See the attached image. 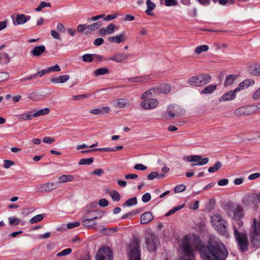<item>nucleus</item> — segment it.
Returning <instances> with one entry per match:
<instances>
[{
  "label": "nucleus",
  "instance_id": "obj_7",
  "mask_svg": "<svg viewBox=\"0 0 260 260\" xmlns=\"http://www.w3.org/2000/svg\"><path fill=\"white\" fill-rule=\"evenodd\" d=\"M183 159L184 161L192 162L191 165V167L196 166H203L207 164L209 161L208 158H203L201 156L198 155L184 156Z\"/></svg>",
  "mask_w": 260,
  "mask_h": 260
},
{
  "label": "nucleus",
  "instance_id": "obj_13",
  "mask_svg": "<svg viewBox=\"0 0 260 260\" xmlns=\"http://www.w3.org/2000/svg\"><path fill=\"white\" fill-rule=\"evenodd\" d=\"M182 113L183 111L180 107L176 105H170L167 108V113L171 118L178 116Z\"/></svg>",
  "mask_w": 260,
  "mask_h": 260
},
{
  "label": "nucleus",
  "instance_id": "obj_30",
  "mask_svg": "<svg viewBox=\"0 0 260 260\" xmlns=\"http://www.w3.org/2000/svg\"><path fill=\"white\" fill-rule=\"evenodd\" d=\"M88 217L93 218V220L102 218L104 215V213L102 211H94L88 213Z\"/></svg>",
  "mask_w": 260,
  "mask_h": 260
},
{
  "label": "nucleus",
  "instance_id": "obj_28",
  "mask_svg": "<svg viewBox=\"0 0 260 260\" xmlns=\"http://www.w3.org/2000/svg\"><path fill=\"white\" fill-rule=\"evenodd\" d=\"M155 87L150 89L141 95V99H150V98L152 96H155L157 95L156 92Z\"/></svg>",
  "mask_w": 260,
  "mask_h": 260
},
{
  "label": "nucleus",
  "instance_id": "obj_8",
  "mask_svg": "<svg viewBox=\"0 0 260 260\" xmlns=\"http://www.w3.org/2000/svg\"><path fill=\"white\" fill-rule=\"evenodd\" d=\"M130 248L129 260H141V250L139 240L136 239L133 241L130 244Z\"/></svg>",
  "mask_w": 260,
  "mask_h": 260
},
{
  "label": "nucleus",
  "instance_id": "obj_24",
  "mask_svg": "<svg viewBox=\"0 0 260 260\" xmlns=\"http://www.w3.org/2000/svg\"><path fill=\"white\" fill-rule=\"evenodd\" d=\"M34 111H30L17 116L18 119L20 120H31L34 117Z\"/></svg>",
  "mask_w": 260,
  "mask_h": 260
},
{
  "label": "nucleus",
  "instance_id": "obj_4",
  "mask_svg": "<svg viewBox=\"0 0 260 260\" xmlns=\"http://www.w3.org/2000/svg\"><path fill=\"white\" fill-rule=\"evenodd\" d=\"M211 80V77L207 74H200L189 78L187 83L192 86L201 87L209 83Z\"/></svg>",
  "mask_w": 260,
  "mask_h": 260
},
{
  "label": "nucleus",
  "instance_id": "obj_11",
  "mask_svg": "<svg viewBox=\"0 0 260 260\" xmlns=\"http://www.w3.org/2000/svg\"><path fill=\"white\" fill-rule=\"evenodd\" d=\"M141 103V107L145 110H149L156 108L159 102L155 99H145Z\"/></svg>",
  "mask_w": 260,
  "mask_h": 260
},
{
  "label": "nucleus",
  "instance_id": "obj_2",
  "mask_svg": "<svg viewBox=\"0 0 260 260\" xmlns=\"http://www.w3.org/2000/svg\"><path fill=\"white\" fill-rule=\"evenodd\" d=\"M249 235L253 246L260 247V216L258 220L256 218L253 219Z\"/></svg>",
  "mask_w": 260,
  "mask_h": 260
},
{
  "label": "nucleus",
  "instance_id": "obj_33",
  "mask_svg": "<svg viewBox=\"0 0 260 260\" xmlns=\"http://www.w3.org/2000/svg\"><path fill=\"white\" fill-rule=\"evenodd\" d=\"M222 163L220 161H216L213 167L208 168V172L209 173H214L219 170L222 167Z\"/></svg>",
  "mask_w": 260,
  "mask_h": 260
},
{
  "label": "nucleus",
  "instance_id": "obj_1",
  "mask_svg": "<svg viewBox=\"0 0 260 260\" xmlns=\"http://www.w3.org/2000/svg\"><path fill=\"white\" fill-rule=\"evenodd\" d=\"M193 249L200 252L202 260H225L228 251L217 238L210 239L203 245L197 235L184 236L178 249L179 260H195Z\"/></svg>",
  "mask_w": 260,
  "mask_h": 260
},
{
  "label": "nucleus",
  "instance_id": "obj_31",
  "mask_svg": "<svg viewBox=\"0 0 260 260\" xmlns=\"http://www.w3.org/2000/svg\"><path fill=\"white\" fill-rule=\"evenodd\" d=\"M146 5L147 9L145 11L146 13L148 15H152V13L151 12V11L155 8V4L154 3L151 2L150 0H147Z\"/></svg>",
  "mask_w": 260,
  "mask_h": 260
},
{
  "label": "nucleus",
  "instance_id": "obj_39",
  "mask_svg": "<svg viewBox=\"0 0 260 260\" xmlns=\"http://www.w3.org/2000/svg\"><path fill=\"white\" fill-rule=\"evenodd\" d=\"M43 218L44 216L43 214H38L30 219L29 222L30 223L34 224L41 221Z\"/></svg>",
  "mask_w": 260,
  "mask_h": 260
},
{
  "label": "nucleus",
  "instance_id": "obj_58",
  "mask_svg": "<svg viewBox=\"0 0 260 260\" xmlns=\"http://www.w3.org/2000/svg\"><path fill=\"white\" fill-rule=\"evenodd\" d=\"M14 165V162L10 160L5 159L4 160V167L8 169L11 166Z\"/></svg>",
  "mask_w": 260,
  "mask_h": 260
},
{
  "label": "nucleus",
  "instance_id": "obj_44",
  "mask_svg": "<svg viewBox=\"0 0 260 260\" xmlns=\"http://www.w3.org/2000/svg\"><path fill=\"white\" fill-rule=\"evenodd\" d=\"M9 224L11 225H17L19 224L20 219L16 217H10L9 218Z\"/></svg>",
  "mask_w": 260,
  "mask_h": 260
},
{
  "label": "nucleus",
  "instance_id": "obj_60",
  "mask_svg": "<svg viewBox=\"0 0 260 260\" xmlns=\"http://www.w3.org/2000/svg\"><path fill=\"white\" fill-rule=\"evenodd\" d=\"M51 35L55 39L60 40L61 39L60 36L58 32L54 30H52L50 32Z\"/></svg>",
  "mask_w": 260,
  "mask_h": 260
},
{
  "label": "nucleus",
  "instance_id": "obj_43",
  "mask_svg": "<svg viewBox=\"0 0 260 260\" xmlns=\"http://www.w3.org/2000/svg\"><path fill=\"white\" fill-rule=\"evenodd\" d=\"M93 161V158H82L79 162V165H90Z\"/></svg>",
  "mask_w": 260,
  "mask_h": 260
},
{
  "label": "nucleus",
  "instance_id": "obj_3",
  "mask_svg": "<svg viewBox=\"0 0 260 260\" xmlns=\"http://www.w3.org/2000/svg\"><path fill=\"white\" fill-rule=\"evenodd\" d=\"M211 223L220 234L226 235V222L220 214L217 213L213 215L211 218Z\"/></svg>",
  "mask_w": 260,
  "mask_h": 260
},
{
  "label": "nucleus",
  "instance_id": "obj_52",
  "mask_svg": "<svg viewBox=\"0 0 260 260\" xmlns=\"http://www.w3.org/2000/svg\"><path fill=\"white\" fill-rule=\"evenodd\" d=\"M186 189V186L183 184H180L176 186L174 188V191L176 193L181 192L184 191Z\"/></svg>",
  "mask_w": 260,
  "mask_h": 260
},
{
  "label": "nucleus",
  "instance_id": "obj_21",
  "mask_svg": "<svg viewBox=\"0 0 260 260\" xmlns=\"http://www.w3.org/2000/svg\"><path fill=\"white\" fill-rule=\"evenodd\" d=\"M150 78L149 75L134 77L129 79V81L132 82L146 83L149 81Z\"/></svg>",
  "mask_w": 260,
  "mask_h": 260
},
{
  "label": "nucleus",
  "instance_id": "obj_10",
  "mask_svg": "<svg viewBox=\"0 0 260 260\" xmlns=\"http://www.w3.org/2000/svg\"><path fill=\"white\" fill-rule=\"evenodd\" d=\"M255 113V108L253 105L242 107L236 109L234 112L236 116H248Z\"/></svg>",
  "mask_w": 260,
  "mask_h": 260
},
{
  "label": "nucleus",
  "instance_id": "obj_45",
  "mask_svg": "<svg viewBox=\"0 0 260 260\" xmlns=\"http://www.w3.org/2000/svg\"><path fill=\"white\" fill-rule=\"evenodd\" d=\"M51 5L50 3L42 2L41 3L39 6L36 9V11L37 12H40L45 7H51Z\"/></svg>",
  "mask_w": 260,
  "mask_h": 260
},
{
  "label": "nucleus",
  "instance_id": "obj_18",
  "mask_svg": "<svg viewBox=\"0 0 260 260\" xmlns=\"http://www.w3.org/2000/svg\"><path fill=\"white\" fill-rule=\"evenodd\" d=\"M236 93L237 92L235 91V90L233 91H228L220 97L219 99V101L221 102L233 100L236 98Z\"/></svg>",
  "mask_w": 260,
  "mask_h": 260
},
{
  "label": "nucleus",
  "instance_id": "obj_53",
  "mask_svg": "<svg viewBox=\"0 0 260 260\" xmlns=\"http://www.w3.org/2000/svg\"><path fill=\"white\" fill-rule=\"evenodd\" d=\"M9 78V74L7 72L0 73V82L7 80Z\"/></svg>",
  "mask_w": 260,
  "mask_h": 260
},
{
  "label": "nucleus",
  "instance_id": "obj_20",
  "mask_svg": "<svg viewBox=\"0 0 260 260\" xmlns=\"http://www.w3.org/2000/svg\"><path fill=\"white\" fill-rule=\"evenodd\" d=\"M156 94L160 93L167 94L169 93L171 90L170 85L168 84H162L158 87H155Z\"/></svg>",
  "mask_w": 260,
  "mask_h": 260
},
{
  "label": "nucleus",
  "instance_id": "obj_27",
  "mask_svg": "<svg viewBox=\"0 0 260 260\" xmlns=\"http://www.w3.org/2000/svg\"><path fill=\"white\" fill-rule=\"evenodd\" d=\"M216 85H209L205 87L202 90L200 91L201 94H211L216 89Z\"/></svg>",
  "mask_w": 260,
  "mask_h": 260
},
{
  "label": "nucleus",
  "instance_id": "obj_48",
  "mask_svg": "<svg viewBox=\"0 0 260 260\" xmlns=\"http://www.w3.org/2000/svg\"><path fill=\"white\" fill-rule=\"evenodd\" d=\"M90 31H94L99 28L101 26V24L100 22H94L90 25H88Z\"/></svg>",
  "mask_w": 260,
  "mask_h": 260
},
{
  "label": "nucleus",
  "instance_id": "obj_54",
  "mask_svg": "<svg viewBox=\"0 0 260 260\" xmlns=\"http://www.w3.org/2000/svg\"><path fill=\"white\" fill-rule=\"evenodd\" d=\"M28 98L31 100L37 101L39 100V95L37 93L33 92L28 94Z\"/></svg>",
  "mask_w": 260,
  "mask_h": 260
},
{
  "label": "nucleus",
  "instance_id": "obj_19",
  "mask_svg": "<svg viewBox=\"0 0 260 260\" xmlns=\"http://www.w3.org/2000/svg\"><path fill=\"white\" fill-rule=\"evenodd\" d=\"M158 240L156 237L152 236L151 239H147L146 245L148 250L154 251L156 249V243Z\"/></svg>",
  "mask_w": 260,
  "mask_h": 260
},
{
  "label": "nucleus",
  "instance_id": "obj_5",
  "mask_svg": "<svg viewBox=\"0 0 260 260\" xmlns=\"http://www.w3.org/2000/svg\"><path fill=\"white\" fill-rule=\"evenodd\" d=\"M234 236L238 242L240 250L242 252L246 251L248 249V243L247 235L239 232L236 225L234 227Z\"/></svg>",
  "mask_w": 260,
  "mask_h": 260
},
{
  "label": "nucleus",
  "instance_id": "obj_9",
  "mask_svg": "<svg viewBox=\"0 0 260 260\" xmlns=\"http://www.w3.org/2000/svg\"><path fill=\"white\" fill-rule=\"evenodd\" d=\"M96 258V260H112V252L109 247H103L98 250Z\"/></svg>",
  "mask_w": 260,
  "mask_h": 260
},
{
  "label": "nucleus",
  "instance_id": "obj_29",
  "mask_svg": "<svg viewBox=\"0 0 260 260\" xmlns=\"http://www.w3.org/2000/svg\"><path fill=\"white\" fill-rule=\"evenodd\" d=\"M82 224L84 226L90 228L95 225L96 222L91 218H83L82 219Z\"/></svg>",
  "mask_w": 260,
  "mask_h": 260
},
{
  "label": "nucleus",
  "instance_id": "obj_23",
  "mask_svg": "<svg viewBox=\"0 0 260 260\" xmlns=\"http://www.w3.org/2000/svg\"><path fill=\"white\" fill-rule=\"evenodd\" d=\"M45 51V47L44 45L35 47L31 51V54L35 56L41 55Z\"/></svg>",
  "mask_w": 260,
  "mask_h": 260
},
{
  "label": "nucleus",
  "instance_id": "obj_62",
  "mask_svg": "<svg viewBox=\"0 0 260 260\" xmlns=\"http://www.w3.org/2000/svg\"><path fill=\"white\" fill-rule=\"evenodd\" d=\"M252 98L254 100L260 99V87L258 88L253 93Z\"/></svg>",
  "mask_w": 260,
  "mask_h": 260
},
{
  "label": "nucleus",
  "instance_id": "obj_64",
  "mask_svg": "<svg viewBox=\"0 0 260 260\" xmlns=\"http://www.w3.org/2000/svg\"><path fill=\"white\" fill-rule=\"evenodd\" d=\"M104 170L102 169H97L94 170L91 173L92 175H96L98 176H101L104 174Z\"/></svg>",
  "mask_w": 260,
  "mask_h": 260
},
{
  "label": "nucleus",
  "instance_id": "obj_22",
  "mask_svg": "<svg viewBox=\"0 0 260 260\" xmlns=\"http://www.w3.org/2000/svg\"><path fill=\"white\" fill-rule=\"evenodd\" d=\"M70 79V76L68 75H61L57 77H53L51 79V81L53 83H63Z\"/></svg>",
  "mask_w": 260,
  "mask_h": 260
},
{
  "label": "nucleus",
  "instance_id": "obj_25",
  "mask_svg": "<svg viewBox=\"0 0 260 260\" xmlns=\"http://www.w3.org/2000/svg\"><path fill=\"white\" fill-rule=\"evenodd\" d=\"M77 30L78 32L88 35L91 32L88 25L80 24L77 27Z\"/></svg>",
  "mask_w": 260,
  "mask_h": 260
},
{
  "label": "nucleus",
  "instance_id": "obj_36",
  "mask_svg": "<svg viewBox=\"0 0 260 260\" xmlns=\"http://www.w3.org/2000/svg\"><path fill=\"white\" fill-rule=\"evenodd\" d=\"M96 150H99V151H103V152H112V148L107 147V148L92 149H89L87 150H83L81 151V153H84L90 152L94 151H96Z\"/></svg>",
  "mask_w": 260,
  "mask_h": 260
},
{
  "label": "nucleus",
  "instance_id": "obj_6",
  "mask_svg": "<svg viewBox=\"0 0 260 260\" xmlns=\"http://www.w3.org/2000/svg\"><path fill=\"white\" fill-rule=\"evenodd\" d=\"M229 216L238 220L244 216V211L240 205H229L226 210Z\"/></svg>",
  "mask_w": 260,
  "mask_h": 260
},
{
  "label": "nucleus",
  "instance_id": "obj_47",
  "mask_svg": "<svg viewBox=\"0 0 260 260\" xmlns=\"http://www.w3.org/2000/svg\"><path fill=\"white\" fill-rule=\"evenodd\" d=\"M72 251V249L67 248V249H65L62 250L61 251L57 253L56 255L58 257L66 256V255H68L70 253H71Z\"/></svg>",
  "mask_w": 260,
  "mask_h": 260
},
{
  "label": "nucleus",
  "instance_id": "obj_56",
  "mask_svg": "<svg viewBox=\"0 0 260 260\" xmlns=\"http://www.w3.org/2000/svg\"><path fill=\"white\" fill-rule=\"evenodd\" d=\"M151 200V195L149 193H146L143 195L142 200L144 203H147Z\"/></svg>",
  "mask_w": 260,
  "mask_h": 260
},
{
  "label": "nucleus",
  "instance_id": "obj_59",
  "mask_svg": "<svg viewBox=\"0 0 260 260\" xmlns=\"http://www.w3.org/2000/svg\"><path fill=\"white\" fill-rule=\"evenodd\" d=\"M55 141V139L53 138L50 137H45L43 139V142L47 144H51Z\"/></svg>",
  "mask_w": 260,
  "mask_h": 260
},
{
  "label": "nucleus",
  "instance_id": "obj_16",
  "mask_svg": "<svg viewBox=\"0 0 260 260\" xmlns=\"http://www.w3.org/2000/svg\"><path fill=\"white\" fill-rule=\"evenodd\" d=\"M125 32L122 31L120 34L117 35L114 37H109L108 40L110 43H115L119 44L123 42L125 40Z\"/></svg>",
  "mask_w": 260,
  "mask_h": 260
},
{
  "label": "nucleus",
  "instance_id": "obj_15",
  "mask_svg": "<svg viewBox=\"0 0 260 260\" xmlns=\"http://www.w3.org/2000/svg\"><path fill=\"white\" fill-rule=\"evenodd\" d=\"M129 54L125 53H120L110 57V59L117 63H121L126 60Z\"/></svg>",
  "mask_w": 260,
  "mask_h": 260
},
{
  "label": "nucleus",
  "instance_id": "obj_37",
  "mask_svg": "<svg viewBox=\"0 0 260 260\" xmlns=\"http://www.w3.org/2000/svg\"><path fill=\"white\" fill-rule=\"evenodd\" d=\"M236 79V76H233L232 75L228 76L224 82V85L225 86L231 85L234 83Z\"/></svg>",
  "mask_w": 260,
  "mask_h": 260
},
{
  "label": "nucleus",
  "instance_id": "obj_40",
  "mask_svg": "<svg viewBox=\"0 0 260 260\" xmlns=\"http://www.w3.org/2000/svg\"><path fill=\"white\" fill-rule=\"evenodd\" d=\"M110 195L114 201H119L120 199L119 193L116 190H113L110 192Z\"/></svg>",
  "mask_w": 260,
  "mask_h": 260
},
{
  "label": "nucleus",
  "instance_id": "obj_61",
  "mask_svg": "<svg viewBox=\"0 0 260 260\" xmlns=\"http://www.w3.org/2000/svg\"><path fill=\"white\" fill-rule=\"evenodd\" d=\"M243 84H245V87H247L254 84V81L253 79H246L243 81Z\"/></svg>",
  "mask_w": 260,
  "mask_h": 260
},
{
  "label": "nucleus",
  "instance_id": "obj_12",
  "mask_svg": "<svg viewBox=\"0 0 260 260\" xmlns=\"http://www.w3.org/2000/svg\"><path fill=\"white\" fill-rule=\"evenodd\" d=\"M59 187L58 183H46L38 186V190L42 192L51 191Z\"/></svg>",
  "mask_w": 260,
  "mask_h": 260
},
{
  "label": "nucleus",
  "instance_id": "obj_55",
  "mask_svg": "<svg viewBox=\"0 0 260 260\" xmlns=\"http://www.w3.org/2000/svg\"><path fill=\"white\" fill-rule=\"evenodd\" d=\"M90 96L89 94H81L75 95L73 97V100H81L85 98H88Z\"/></svg>",
  "mask_w": 260,
  "mask_h": 260
},
{
  "label": "nucleus",
  "instance_id": "obj_57",
  "mask_svg": "<svg viewBox=\"0 0 260 260\" xmlns=\"http://www.w3.org/2000/svg\"><path fill=\"white\" fill-rule=\"evenodd\" d=\"M103 231H104L105 234L106 235H110V234L116 232L117 229H116V228H109V229L104 228L103 229Z\"/></svg>",
  "mask_w": 260,
  "mask_h": 260
},
{
  "label": "nucleus",
  "instance_id": "obj_41",
  "mask_svg": "<svg viewBox=\"0 0 260 260\" xmlns=\"http://www.w3.org/2000/svg\"><path fill=\"white\" fill-rule=\"evenodd\" d=\"M208 49V46L204 45L197 47L196 49L195 52L197 54H199L202 52L207 51Z\"/></svg>",
  "mask_w": 260,
  "mask_h": 260
},
{
  "label": "nucleus",
  "instance_id": "obj_63",
  "mask_svg": "<svg viewBox=\"0 0 260 260\" xmlns=\"http://www.w3.org/2000/svg\"><path fill=\"white\" fill-rule=\"evenodd\" d=\"M108 201L105 199H102L99 201V205L101 207H106L108 205Z\"/></svg>",
  "mask_w": 260,
  "mask_h": 260
},
{
  "label": "nucleus",
  "instance_id": "obj_26",
  "mask_svg": "<svg viewBox=\"0 0 260 260\" xmlns=\"http://www.w3.org/2000/svg\"><path fill=\"white\" fill-rule=\"evenodd\" d=\"M129 105V103L126 99H118L115 101V107L116 108H122Z\"/></svg>",
  "mask_w": 260,
  "mask_h": 260
},
{
  "label": "nucleus",
  "instance_id": "obj_38",
  "mask_svg": "<svg viewBox=\"0 0 260 260\" xmlns=\"http://www.w3.org/2000/svg\"><path fill=\"white\" fill-rule=\"evenodd\" d=\"M137 198L134 197L128 199L123 205L130 207L137 205Z\"/></svg>",
  "mask_w": 260,
  "mask_h": 260
},
{
  "label": "nucleus",
  "instance_id": "obj_49",
  "mask_svg": "<svg viewBox=\"0 0 260 260\" xmlns=\"http://www.w3.org/2000/svg\"><path fill=\"white\" fill-rule=\"evenodd\" d=\"M105 28L106 29L107 34L110 35L114 32L115 26L113 24L111 23Z\"/></svg>",
  "mask_w": 260,
  "mask_h": 260
},
{
  "label": "nucleus",
  "instance_id": "obj_50",
  "mask_svg": "<svg viewBox=\"0 0 260 260\" xmlns=\"http://www.w3.org/2000/svg\"><path fill=\"white\" fill-rule=\"evenodd\" d=\"M165 5L167 7L176 6L178 5L177 0H165Z\"/></svg>",
  "mask_w": 260,
  "mask_h": 260
},
{
  "label": "nucleus",
  "instance_id": "obj_51",
  "mask_svg": "<svg viewBox=\"0 0 260 260\" xmlns=\"http://www.w3.org/2000/svg\"><path fill=\"white\" fill-rule=\"evenodd\" d=\"M1 58L6 64L8 63L10 61V57L8 54L5 52L1 53Z\"/></svg>",
  "mask_w": 260,
  "mask_h": 260
},
{
  "label": "nucleus",
  "instance_id": "obj_17",
  "mask_svg": "<svg viewBox=\"0 0 260 260\" xmlns=\"http://www.w3.org/2000/svg\"><path fill=\"white\" fill-rule=\"evenodd\" d=\"M154 218L152 213L150 212H147L143 213L140 217V223L143 224H146L150 223Z\"/></svg>",
  "mask_w": 260,
  "mask_h": 260
},
{
  "label": "nucleus",
  "instance_id": "obj_46",
  "mask_svg": "<svg viewBox=\"0 0 260 260\" xmlns=\"http://www.w3.org/2000/svg\"><path fill=\"white\" fill-rule=\"evenodd\" d=\"M82 59L85 62H91L93 59H94L93 54H84L82 56Z\"/></svg>",
  "mask_w": 260,
  "mask_h": 260
},
{
  "label": "nucleus",
  "instance_id": "obj_32",
  "mask_svg": "<svg viewBox=\"0 0 260 260\" xmlns=\"http://www.w3.org/2000/svg\"><path fill=\"white\" fill-rule=\"evenodd\" d=\"M74 177L71 175H63L58 178V182L63 183L73 180Z\"/></svg>",
  "mask_w": 260,
  "mask_h": 260
},
{
  "label": "nucleus",
  "instance_id": "obj_34",
  "mask_svg": "<svg viewBox=\"0 0 260 260\" xmlns=\"http://www.w3.org/2000/svg\"><path fill=\"white\" fill-rule=\"evenodd\" d=\"M109 71L107 68H100L97 70H96L94 72V75L95 76H98L100 75H104L109 73Z\"/></svg>",
  "mask_w": 260,
  "mask_h": 260
},
{
  "label": "nucleus",
  "instance_id": "obj_14",
  "mask_svg": "<svg viewBox=\"0 0 260 260\" xmlns=\"http://www.w3.org/2000/svg\"><path fill=\"white\" fill-rule=\"evenodd\" d=\"M30 19L29 16L24 14H17L15 17H13V22L14 25H21Z\"/></svg>",
  "mask_w": 260,
  "mask_h": 260
},
{
  "label": "nucleus",
  "instance_id": "obj_42",
  "mask_svg": "<svg viewBox=\"0 0 260 260\" xmlns=\"http://www.w3.org/2000/svg\"><path fill=\"white\" fill-rule=\"evenodd\" d=\"M184 204H183V205H180V206H176L175 207H174L173 209H171V210H170L169 211H168L166 214H165V216H170L171 215L175 213L176 212H177V211L179 210L180 209H182V208H183V207L184 206Z\"/></svg>",
  "mask_w": 260,
  "mask_h": 260
},
{
  "label": "nucleus",
  "instance_id": "obj_35",
  "mask_svg": "<svg viewBox=\"0 0 260 260\" xmlns=\"http://www.w3.org/2000/svg\"><path fill=\"white\" fill-rule=\"evenodd\" d=\"M50 112V109L48 108H44V109L40 110L37 112L34 111V117H39L40 116L48 114Z\"/></svg>",
  "mask_w": 260,
  "mask_h": 260
}]
</instances>
